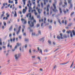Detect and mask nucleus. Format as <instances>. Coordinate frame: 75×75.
Here are the masks:
<instances>
[{
  "label": "nucleus",
  "mask_w": 75,
  "mask_h": 75,
  "mask_svg": "<svg viewBox=\"0 0 75 75\" xmlns=\"http://www.w3.org/2000/svg\"><path fill=\"white\" fill-rule=\"evenodd\" d=\"M27 17H28V16H29V17L30 19H28V20H30L31 21H32V20L33 21H28V24L30 25V27H33L34 25V23H36V20L34 19V17L32 16L31 17V13H28L26 15Z\"/></svg>",
  "instance_id": "nucleus-1"
},
{
  "label": "nucleus",
  "mask_w": 75,
  "mask_h": 75,
  "mask_svg": "<svg viewBox=\"0 0 75 75\" xmlns=\"http://www.w3.org/2000/svg\"><path fill=\"white\" fill-rule=\"evenodd\" d=\"M29 5L30 4H27V6L29 7V10H28V11L29 13H30L31 10V13H34V11L35 12V11H36V10H35V9L32 10V8L31 7V6H30Z\"/></svg>",
  "instance_id": "nucleus-2"
},
{
  "label": "nucleus",
  "mask_w": 75,
  "mask_h": 75,
  "mask_svg": "<svg viewBox=\"0 0 75 75\" xmlns=\"http://www.w3.org/2000/svg\"><path fill=\"white\" fill-rule=\"evenodd\" d=\"M54 4H53V5L54 9H53L52 10L54 11V12H57V11H58V10L56 9L57 7H56V6H55V4L57 3V0H54Z\"/></svg>",
  "instance_id": "nucleus-3"
},
{
  "label": "nucleus",
  "mask_w": 75,
  "mask_h": 75,
  "mask_svg": "<svg viewBox=\"0 0 75 75\" xmlns=\"http://www.w3.org/2000/svg\"><path fill=\"white\" fill-rule=\"evenodd\" d=\"M71 1H72V0H68V3L70 4L69 9H72V7L73 6H72V3H71Z\"/></svg>",
  "instance_id": "nucleus-4"
},
{
  "label": "nucleus",
  "mask_w": 75,
  "mask_h": 75,
  "mask_svg": "<svg viewBox=\"0 0 75 75\" xmlns=\"http://www.w3.org/2000/svg\"><path fill=\"white\" fill-rule=\"evenodd\" d=\"M20 56H21V54H15V59L16 61L20 58Z\"/></svg>",
  "instance_id": "nucleus-5"
},
{
  "label": "nucleus",
  "mask_w": 75,
  "mask_h": 75,
  "mask_svg": "<svg viewBox=\"0 0 75 75\" xmlns=\"http://www.w3.org/2000/svg\"><path fill=\"white\" fill-rule=\"evenodd\" d=\"M6 16H7V17H4L3 18V20H8V17H10V15L8 14V13H7L6 14Z\"/></svg>",
  "instance_id": "nucleus-6"
},
{
  "label": "nucleus",
  "mask_w": 75,
  "mask_h": 75,
  "mask_svg": "<svg viewBox=\"0 0 75 75\" xmlns=\"http://www.w3.org/2000/svg\"><path fill=\"white\" fill-rule=\"evenodd\" d=\"M60 35L61 36H57V38L58 39H64V38L62 37V33H60Z\"/></svg>",
  "instance_id": "nucleus-7"
},
{
  "label": "nucleus",
  "mask_w": 75,
  "mask_h": 75,
  "mask_svg": "<svg viewBox=\"0 0 75 75\" xmlns=\"http://www.w3.org/2000/svg\"><path fill=\"white\" fill-rule=\"evenodd\" d=\"M38 51L40 54H41V55H43L42 51V49H40V47H38Z\"/></svg>",
  "instance_id": "nucleus-8"
},
{
  "label": "nucleus",
  "mask_w": 75,
  "mask_h": 75,
  "mask_svg": "<svg viewBox=\"0 0 75 75\" xmlns=\"http://www.w3.org/2000/svg\"><path fill=\"white\" fill-rule=\"evenodd\" d=\"M72 33H73V35H75V32L74 30H73L70 34V37H73V35H72Z\"/></svg>",
  "instance_id": "nucleus-9"
},
{
  "label": "nucleus",
  "mask_w": 75,
  "mask_h": 75,
  "mask_svg": "<svg viewBox=\"0 0 75 75\" xmlns=\"http://www.w3.org/2000/svg\"><path fill=\"white\" fill-rule=\"evenodd\" d=\"M17 45L15 47V49H16V48H17V47L20 46L21 45V44L20 43L19 44L18 43H17Z\"/></svg>",
  "instance_id": "nucleus-10"
},
{
  "label": "nucleus",
  "mask_w": 75,
  "mask_h": 75,
  "mask_svg": "<svg viewBox=\"0 0 75 75\" xmlns=\"http://www.w3.org/2000/svg\"><path fill=\"white\" fill-rule=\"evenodd\" d=\"M39 41L41 42H44V37L42 38H41L39 39Z\"/></svg>",
  "instance_id": "nucleus-11"
},
{
  "label": "nucleus",
  "mask_w": 75,
  "mask_h": 75,
  "mask_svg": "<svg viewBox=\"0 0 75 75\" xmlns=\"http://www.w3.org/2000/svg\"><path fill=\"white\" fill-rule=\"evenodd\" d=\"M38 63H41V59L40 57H38Z\"/></svg>",
  "instance_id": "nucleus-12"
},
{
  "label": "nucleus",
  "mask_w": 75,
  "mask_h": 75,
  "mask_svg": "<svg viewBox=\"0 0 75 75\" xmlns=\"http://www.w3.org/2000/svg\"><path fill=\"white\" fill-rule=\"evenodd\" d=\"M42 10L41 9H38V12L39 14H40L41 12H42Z\"/></svg>",
  "instance_id": "nucleus-13"
},
{
  "label": "nucleus",
  "mask_w": 75,
  "mask_h": 75,
  "mask_svg": "<svg viewBox=\"0 0 75 75\" xmlns=\"http://www.w3.org/2000/svg\"><path fill=\"white\" fill-rule=\"evenodd\" d=\"M2 14L1 16V18H3V17L4 15V13H5V12L4 11H3L2 12Z\"/></svg>",
  "instance_id": "nucleus-14"
},
{
  "label": "nucleus",
  "mask_w": 75,
  "mask_h": 75,
  "mask_svg": "<svg viewBox=\"0 0 75 75\" xmlns=\"http://www.w3.org/2000/svg\"><path fill=\"white\" fill-rule=\"evenodd\" d=\"M44 1V5H46V2L47 3H48V0H43Z\"/></svg>",
  "instance_id": "nucleus-15"
},
{
  "label": "nucleus",
  "mask_w": 75,
  "mask_h": 75,
  "mask_svg": "<svg viewBox=\"0 0 75 75\" xmlns=\"http://www.w3.org/2000/svg\"><path fill=\"white\" fill-rule=\"evenodd\" d=\"M21 20L22 21H24V24H26V23H27V21H25V19L22 18Z\"/></svg>",
  "instance_id": "nucleus-16"
},
{
  "label": "nucleus",
  "mask_w": 75,
  "mask_h": 75,
  "mask_svg": "<svg viewBox=\"0 0 75 75\" xmlns=\"http://www.w3.org/2000/svg\"><path fill=\"white\" fill-rule=\"evenodd\" d=\"M15 13L14 14V16L15 17H16L17 16V12H16V11H14Z\"/></svg>",
  "instance_id": "nucleus-17"
},
{
  "label": "nucleus",
  "mask_w": 75,
  "mask_h": 75,
  "mask_svg": "<svg viewBox=\"0 0 75 75\" xmlns=\"http://www.w3.org/2000/svg\"><path fill=\"white\" fill-rule=\"evenodd\" d=\"M8 47H10V48H11L12 47V45H10V43H8L7 45Z\"/></svg>",
  "instance_id": "nucleus-18"
},
{
  "label": "nucleus",
  "mask_w": 75,
  "mask_h": 75,
  "mask_svg": "<svg viewBox=\"0 0 75 75\" xmlns=\"http://www.w3.org/2000/svg\"><path fill=\"white\" fill-rule=\"evenodd\" d=\"M41 35V32L40 30L38 31V35Z\"/></svg>",
  "instance_id": "nucleus-19"
},
{
  "label": "nucleus",
  "mask_w": 75,
  "mask_h": 75,
  "mask_svg": "<svg viewBox=\"0 0 75 75\" xmlns=\"http://www.w3.org/2000/svg\"><path fill=\"white\" fill-rule=\"evenodd\" d=\"M66 11H64V13L65 14H66V13H67V12H68V11H69V9H66Z\"/></svg>",
  "instance_id": "nucleus-20"
},
{
  "label": "nucleus",
  "mask_w": 75,
  "mask_h": 75,
  "mask_svg": "<svg viewBox=\"0 0 75 75\" xmlns=\"http://www.w3.org/2000/svg\"><path fill=\"white\" fill-rule=\"evenodd\" d=\"M59 10L60 11V14H62V9L61 8H59Z\"/></svg>",
  "instance_id": "nucleus-21"
},
{
  "label": "nucleus",
  "mask_w": 75,
  "mask_h": 75,
  "mask_svg": "<svg viewBox=\"0 0 75 75\" xmlns=\"http://www.w3.org/2000/svg\"><path fill=\"white\" fill-rule=\"evenodd\" d=\"M69 61L67 62L66 63H62L61 64V65H65L66 64H68V62H69Z\"/></svg>",
  "instance_id": "nucleus-22"
},
{
  "label": "nucleus",
  "mask_w": 75,
  "mask_h": 75,
  "mask_svg": "<svg viewBox=\"0 0 75 75\" xmlns=\"http://www.w3.org/2000/svg\"><path fill=\"white\" fill-rule=\"evenodd\" d=\"M23 14H25V12H26V10L23 9Z\"/></svg>",
  "instance_id": "nucleus-23"
},
{
  "label": "nucleus",
  "mask_w": 75,
  "mask_h": 75,
  "mask_svg": "<svg viewBox=\"0 0 75 75\" xmlns=\"http://www.w3.org/2000/svg\"><path fill=\"white\" fill-rule=\"evenodd\" d=\"M25 41L26 42H28V41H29V40L28 39L25 38Z\"/></svg>",
  "instance_id": "nucleus-24"
},
{
  "label": "nucleus",
  "mask_w": 75,
  "mask_h": 75,
  "mask_svg": "<svg viewBox=\"0 0 75 75\" xmlns=\"http://www.w3.org/2000/svg\"><path fill=\"white\" fill-rule=\"evenodd\" d=\"M67 34H69L70 33H72V32H71V30H69L67 31Z\"/></svg>",
  "instance_id": "nucleus-25"
},
{
  "label": "nucleus",
  "mask_w": 75,
  "mask_h": 75,
  "mask_svg": "<svg viewBox=\"0 0 75 75\" xmlns=\"http://www.w3.org/2000/svg\"><path fill=\"white\" fill-rule=\"evenodd\" d=\"M15 4H18V0H15Z\"/></svg>",
  "instance_id": "nucleus-26"
},
{
  "label": "nucleus",
  "mask_w": 75,
  "mask_h": 75,
  "mask_svg": "<svg viewBox=\"0 0 75 75\" xmlns=\"http://www.w3.org/2000/svg\"><path fill=\"white\" fill-rule=\"evenodd\" d=\"M28 29H29L30 30V32H32V31H33V30L31 29V28L30 27H29L28 28Z\"/></svg>",
  "instance_id": "nucleus-27"
},
{
  "label": "nucleus",
  "mask_w": 75,
  "mask_h": 75,
  "mask_svg": "<svg viewBox=\"0 0 75 75\" xmlns=\"http://www.w3.org/2000/svg\"><path fill=\"white\" fill-rule=\"evenodd\" d=\"M2 45V42H1V39L0 38V45Z\"/></svg>",
  "instance_id": "nucleus-28"
},
{
  "label": "nucleus",
  "mask_w": 75,
  "mask_h": 75,
  "mask_svg": "<svg viewBox=\"0 0 75 75\" xmlns=\"http://www.w3.org/2000/svg\"><path fill=\"white\" fill-rule=\"evenodd\" d=\"M47 20V19L46 18H44V23H45V21Z\"/></svg>",
  "instance_id": "nucleus-29"
},
{
  "label": "nucleus",
  "mask_w": 75,
  "mask_h": 75,
  "mask_svg": "<svg viewBox=\"0 0 75 75\" xmlns=\"http://www.w3.org/2000/svg\"><path fill=\"white\" fill-rule=\"evenodd\" d=\"M32 35H33V36H35V35H36V34H35V33H32Z\"/></svg>",
  "instance_id": "nucleus-30"
},
{
  "label": "nucleus",
  "mask_w": 75,
  "mask_h": 75,
  "mask_svg": "<svg viewBox=\"0 0 75 75\" xmlns=\"http://www.w3.org/2000/svg\"><path fill=\"white\" fill-rule=\"evenodd\" d=\"M41 7L42 8H43V7H44V6L43 5V3H41Z\"/></svg>",
  "instance_id": "nucleus-31"
},
{
  "label": "nucleus",
  "mask_w": 75,
  "mask_h": 75,
  "mask_svg": "<svg viewBox=\"0 0 75 75\" xmlns=\"http://www.w3.org/2000/svg\"><path fill=\"white\" fill-rule=\"evenodd\" d=\"M12 27H13V26H12L10 27V28L9 29V31H11V30H12Z\"/></svg>",
  "instance_id": "nucleus-32"
},
{
  "label": "nucleus",
  "mask_w": 75,
  "mask_h": 75,
  "mask_svg": "<svg viewBox=\"0 0 75 75\" xmlns=\"http://www.w3.org/2000/svg\"><path fill=\"white\" fill-rule=\"evenodd\" d=\"M74 12H72L71 13V14L70 15L71 17H72V15H73L74 14Z\"/></svg>",
  "instance_id": "nucleus-33"
},
{
  "label": "nucleus",
  "mask_w": 75,
  "mask_h": 75,
  "mask_svg": "<svg viewBox=\"0 0 75 75\" xmlns=\"http://www.w3.org/2000/svg\"><path fill=\"white\" fill-rule=\"evenodd\" d=\"M23 4L25 5V0H23Z\"/></svg>",
  "instance_id": "nucleus-34"
},
{
  "label": "nucleus",
  "mask_w": 75,
  "mask_h": 75,
  "mask_svg": "<svg viewBox=\"0 0 75 75\" xmlns=\"http://www.w3.org/2000/svg\"><path fill=\"white\" fill-rule=\"evenodd\" d=\"M73 64H74V62H73L72 64H71V66H70V68H72V66H73Z\"/></svg>",
  "instance_id": "nucleus-35"
},
{
  "label": "nucleus",
  "mask_w": 75,
  "mask_h": 75,
  "mask_svg": "<svg viewBox=\"0 0 75 75\" xmlns=\"http://www.w3.org/2000/svg\"><path fill=\"white\" fill-rule=\"evenodd\" d=\"M32 58L34 59L35 58V56H33L31 57Z\"/></svg>",
  "instance_id": "nucleus-36"
},
{
  "label": "nucleus",
  "mask_w": 75,
  "mask_h": 75,
  "mask_svg": "<svg viewBox=\"0 0 75 75\" xmlns=\"http://www.w3.org/2000/svg\"><path fill=\"white\" fill-rule=\"evenodd\" d=\"M72 23H70L68 25V26H71L72 25Z\"/></svg>",
  "instance_id": "nucleus-37"
},
{
  "label": "nucleus",
  "mask_w": 75,
  "mask_h": 75,
  "mask_svg": "<svg viewBox=\"0 0 75 75\" xmlns=\"http://www.w3.org/2000/svg\"><path fill=\"white\" fill-rule=\"evenodd\" d=\"M34 13L35 14V16H36V15H37V14H38V13H37L36 12V11H35L34 12Z\"/></svg>",
  "instance_id": "nucleus-38"
},
{
  "label": "nucleus",
  "mask_w": 75,
  "mask_h": 75,
  "mask_svg": "<svg viewBox=\"0 0 75 75\" xmlns=\"http://www.w3.org/2000/svg\"><path fill=\"white\" fill-rule=\"evenodd\" d=\"M4 26H6V22H4Z\"/></svg>",
  "instance_id": "nucleus-39"
},
{
  "label": "nucleus",
  "mask_w": 75,
  "mask_h": 75,
  "mask_svg": "<svg viewBox=\"0 0 75 75\" xmlns=\"http://www.w3.org/2000/svg\"><path fill=\"white\" fill-rule=\"evenodd\" d=\"M49 28L50 29H51V28H52V26L51 25L49 26Z\"/></svg>",
  "instance_id": "nucleus-40"
},
{
  "label": "nucleus",
  "mask_w": 75,
  "mask_h": 75,
  "mask_svg": "<svg viewBox=\"0 0 75 75\" xmlns=\"http://www.w3.org/2000/svg\"><path fill=\"white\" fill-rule=\"evenodd\" d=\"M20 33V30H18L16 34L17 35L18 34V33Z\"/></svg>",
  "instance_id": "nucleus-41"
},
{
  "label": "nucleus",
  "mask_w": 75,
  "mask_h": 75,
  "mask_svg": "<svg viewBox=\"0 0 75 75\" xmlns=\"http://www.w3.org/2000/svg\"><path fill=\"white\" fill-rule=\"evenodd\" d=\"M50 7V6L49 4L47 6V8H49V7Z\"/></svg>",
  "instance_id": "nucleus-42"
},
{
  "label": "nucleus",
  "mask_w": 75,
  "mask_h": 75,
  "mask_svg": "<svg viewBox=\"0 0 75 75\" xmlns=\"http://www.w3.org/2000/svg\"><path fill=\"white\" fill-rule=\"evenodd\" d=\"M64 4L65 6H67V2H64Z\"/></svg>",
  "instance_id": "nucleus-43"
},
{
  "label": "nucleus",
  "mask_w": 75,
  "mask_h": 75,
  "mask_svg": "<svg viewBox=\"0 0 75 75\" xmlns=\"http://www.w3.org/2000/svg\"><path fill=\"white\" fill-rule=\"evenodd\" d=\"M27 44H26L25 46V48H27Z\"/></svg>",
  "instance_id": "nucleus-44"
},
{
  "label": "nucleus",
  "mask_w": 75,
  "mask_h": 75,
  "mask_svg": "<svg viewBox=\"0 0 75 75\" xmlns=\"http://www.w3.org/2000/svg\"><path fill=\"white\" fill-rule=\"evenodd\" d=\"M48 51V50L47 49H45L44 50V52H47Z\"/></svg>",
  "instance_id": "nucleus-45"
},
{
  "label": "nucleus",
  "mask_w": 75,
  "mask_h": 75,
  "mask_svg": "<svg viewBox=\"0 0 75 75\" xmlns=\"http://www.w3.org/2000/svg\"><path fill=\"white\" fill-rule=\"evenodd\" d=\"M62 2H60L59 4V6H61V5H62Z\"/></svg>",
  "instance_id": "nucleus-46"
},
{
  "label": "nucleus",
  "mask_w": 75,
  "mask_h": 75,
  "mask_svg": "<svg viewBox=\"0 0 75 75\" xmlns=\"http://www.w3.org/2000/svg\"><path fill=\"white\" fill-rule=\"evenodd\" d=\"M21 26H20L18 28V30L19 31H20V29H21Z\"/></svg>",
  "instance_id": "nucleus-47"
},
{
  "label": "nucleus",
  "mask_w": 75,
  "mask_h": 75,
  "mask_svg": "<svg viewBox=\"0 0 75 75\" xmlns=\"http://www.w3.org/2000/svg\"><path fill=\"white\" fill-rule=\"evenodd\" d=\"M29 52L30 54H31V49H30V50H29Z\"/></svg>",
  "instance_id": "nucleus-48"
},
{
  "label": "nucleus",
  "mask_w": 75,
  "mask_h": 75,
  "mask_svg": "<svg viewBox=\"0 0 75 75\" xmlns=\"http://www.w3.org/2000/svg\"><path fill=\"white\" fill-rule=\"evenodd\" d=\"M48 42L50 44H51V41H48Z\"/></svg>",
  "instance_id": "nucleus-49"
},
{
  "label": "nucleus",
  "mask_w": 75,
  "mask_h": 75,
  "mask_svg": "<svg viewBox=\"0 0 75 75\" xmlns=\"http://www.w3.org/2000/svg\"><path fill=\"white\" fill-rule=\"evenodd\" d=\"M58 22L60 24H61V21H60V20H58Z\"/></svg>",
  "instance_id": "nucleus-50"
},
{
  "label": "nucleus",
  "mask_w": 75,
  "mask_h": 75,
  "mask_svg": "<svg viewBox=\"0 0 75 75\" xmlns=\"http://www.w3.org/2000/svg\"><path fill=\"white\" fill-rule=\"evenodd\" d=\"M8 24H10L11 23V22L10 21H8L7 22Z\"/></svg>",
  "instance_id": "nucleus-51"
},
{
  "label": "nucleus",
  "mask_w": 75,
  "mask_h": 75,
  "mask_svg": "<svg viewBox=\"0 0 75 75\" xmlns=\"http://www.w3.org/2000/svg\"><path fill=\"white\" fill-rule=\"evenodd\" d=\"M47 12H49V8H47Z\"/></svg>",
  "instance_id": "nucleus-52"
},
{
  "label": "nucleus",
  "mask_w": 75,
  "mask_h": 75,
  "mask_svg": "<svg viewBox=\"0 0 75 75\" xmlns=\"http://www.w3.org/2000/svg\"><path fill=\"white\" fill-rule=\"evenodd\" d=\"M44 24L43 23H42L41 24V27H42V26H43V25Z\"/></svg>",
  "instance_id": "nucleus-53"
},
{
  "label": "nucleus",
  "mask_w": 75,
  "mask_h": 75,
  "mask_svg": "<svg viewBox=\"0 0 75 75\" xmlns=\"http://www.w3.org/2000/svg\"><path fill=\"white\" fill-rule=\"evenodd\" d=\"M15 38H13V41H15Z\"/></svg>",
  "instance_id": "nucleus-54"
},
{
  "label": "nucleus",
  "mask_w": 75,
  "mask_h": 75,
  "mask_svg": "<svg viewBox=\"0 0 75 75\" xmlns=\"http://www.w3.org/2000/svg\"><path fill=\"white\" fill-rule=\"evenodd\" d=\"M57 68V66H56V65H55L54 67V69H55V68Z\"/></svg>",
  "instance_id": "nucleus-55"
},
{
  "label": "nucleus",
  "mask_w": 75,
  "mask_h": 75,
  "mask_svg": "<svg viewBox=\"0 0 75 75\" xmlns=\"http://www.w3.org/2000/svg\"><path fill=\"white\" fill-rule=\"evenodd\" d=\"M63 33H65V30H63Z\"/></svg>",
  "instance_id": "nucleus-56"
},
{
  "label": "nucleus",
  "mask_w": 75,
  "mask_h": 75,
  "mask_svg": "<svg viewBox=\"0 0 75 75\" xmlns=\"http://www.w3.org/2000/svg\"><path fill=\"white\" fill-rule=\"evenodd\" d=\"M46 13V12H45V11L44 12V15H45Z\"/></svg>",
  "instance_id": "nucleus-57"
},
{
  "label": "nucleus",
  "mask_w": 75,
  "mask_h": 75,
  "mask_svg": "<svg viewBox=\"0 0 75 75\" xmlns=\"http://www.w3.org/2000/svg\"><path fill=\"white\" fill-rule=\"evenodd\" d=\"M8 3H11V1H10V0H9L8 1Z\"/></svg>",
  "instance_id": "nucleus-58"
},
{
  "label": "nucleus",
  "mask_w": 75,
  "mask_h": 75,
  "mask_svg": "<svg viewBox=\"0 0 75 75\" xmlns=\"http://www.w3.org/2000/svg\"><path fill=\"white\" fill-rule=\"evenodd\" d=\"M19 8H20V9L21 8V6H19Z\"/></svg>",
  "instance_id": "nucleus-59"
},
{
  "label": "nucleus",
  "mask_w": 75,
  "mask_h": 75,
  "mask_svg": "<svg viewBox=\"0 0 75 75\" xmlns=\"http://www.w3.org/2000/svg\"><path fill=\"white\" fill-rule=\"evenodd\" d=\"M62 23H64V20H63L62 22Z\"/></svg>",
  "instance_id": "nucleus-60"
},
{
  "label": "nucleus",
  "mask_w": 75,
  "mask_h": 75,
  "mask_svg": "<svg viewBox=\"0 0 75 75\" xmlns=\"http://www.w3.org/2000/svg\"><path fill=\"white\" fill-rule=\"evenodd\" d=\"M12 35L11 34H10L9 35V37H11Z\"/></svg>",
  "instance_id": "nucleus-61"
},
{
  "label": "nucleus",
  "mask_w": 75,
  "mask_h": 75,
  "mask_svg": "<svg viewBox=\"0 0 75 75\" xmlns=\"http://www.w3.org/2000/svg\"><path fill=\"white\" fill-rule=\"evenodd\" d=\"M5 5H6V4H5V3H4L3 4V6L4 7V6H5Z\"/></svg>",
  "instance_id": "nucleus-62"
},
{
  "label": "nucleus",
  "mask_w": 75,
  "mask_h": 75,
  "mask_svg": "<svg viewBox=\"0 0 75 75\" xmlns=\"http://www.w3.org/2000/svg\"><path fill=\"white\" fill-rule=\"evenodd\" d=\"M2 47H3V48H4H4H6V47H5V46H3Z\"/></svg>",
  "instance_id": "nucleus-63"
},
{
  "label": "nucleus",
  "mask_w": 75,
  "mask_h": 75,
  "mask_svg": "<svg viewBox=\"0 0 75 75\" xmlns=\"http://www.w3.org/2000/svg\"><path fill=\"white\" fill-rule=\"evenodd\" d=\"M4 6H2L1 8V9H3V8H4Z\"/></svg>",
  "instance_id": "nucleus-64"
}]
</instances>
